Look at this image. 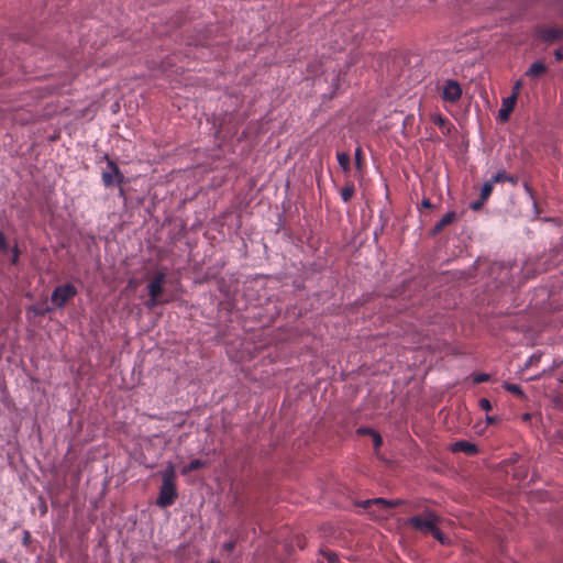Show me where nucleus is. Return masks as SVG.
I'll return each mask as SVG.
<instances>
[{"label":"nucleus","instance_id":"nucleus-5","mask_svg":"<svg viewBox=\"0 0 563 563\" xmlns=\"http://www.w3.org/2000/svg\"><path fill=\"white\" fill-rule=\"evenodd\" d=\"M462 97V88L461 85L453 79H448L444 81L441 89V98L445 102L455 103Z\"/></svg>","mask_w":563,"mask_h":563},{"label":"nucleus","instance_id":"nucleus-18","mask_svg":"<svg viewBox=\"0 0 563 563\" xmlns=\"http://www.w3.org/2000/svg\"><path fill=\"white\" fill-rule=\"evenodd\" d=\"M433 123L442 129L444 134H450L453 128L450 121L441 114L434 118Z\"/></svg>","mask_w":563,"mask_h":563},{"label":"nucleus","instance_id":"nucleus-35","mask_svg":"<svg viewBox=\"0 0 563 563\" xmlns=\"http://www.w3.org/2000/svg\"><path fill=\"white\" fill-rule=\"evenodd\" d=\"M235 548V541H229L223 544V549L228 552H232Z\"/></svg>","mask_w":563,"mask_h":563},{"label":"nucleus","instance_id":"nucleus-34","mask_svg":"<svg viewBox=\"0 0 563 563\" xmlns=\"http://www.w3.org/2000/svg\"><path fill=\"white\" fill-rule=\"evenodd\" d=\"M357 432L362 435H373L375 433V430L371 429V428H360L357 430Z\"/></svg>","mask_w":563,"mask_h":563},{"label":"nucleus","instance_id":"nucleus-27","mask_svg":"<svg viewBox=\"0 0 563 563\" xmlns=\"http://www.w3.org/2000/svg\"><path fill=\"white\" fill-rule=\"evenodd\" d=\"M11 252H12V256H11L10 262L12 265H18L20 262L21 251L19 250L18 245H15L11 249Z\"/></svg>","mask_w":563,"mask_h":563},{"label":"nucleus","instance_id":"nucleus-37","mask_svg":"<svg viewBox=\"0 0 563 563\" xmlns=\"http://www.w3.org/2000/svg\"><path fill=\"white\" fill-rule=\"evenodd\" d=\"M554 55H555V59L556 60H560V62L563 60V52H562V49H556L554 52Z\"/></svg>","mask_w":563,"mask_h":563},{"label":"nucleus","instance_id":"nucleus-20","mask_svg":"<svg viewBox=\"0 0 563 563\" xmlns=\"http://www.w3.org/2000/svg\"><path fill=\"white\" fill-rule=\"evenodd\" d=\"M494 184H495V183H493V179H492L490 181H486V183L483 185V187H482V189H481V198H482L483 200H487V199L489 198V196H490V195H492V192H493Z\"/></svg>","mask_w":563,"mask_h":563},{"label":"nucleus","instance_id":"nucleus-6","mask_svg":"<svg viewBox=\"0 0 563 563\" xmlns=\"http://www.w3.org/2000/svg\"><path fill=\"white\" fill-rule=\"evenodd\" d=\"M402 504L401 499L396 500H388L385 498H373V499H366L357 503L358 507H362L364 509H371L372 507H377L382 511H388L389 509L399 506Z\"/></svg>","mask_w":563,"mask_h":563},{"label":"nucleus","instance_id":"nucleus-36","mask_svg":"<svg viewBox=\"0 0 563 563\" xmlns=\"http://www.w3.org/2000/svg\"><path fill=\"white\" fill-rule=\"evenodd\" d=\"M499 421V418L497 416H486V423L487 424H494Z\"/></svg>","mask_w":563,"mask_h":563},{"label":"nucleus","instance_id":"nucleus-30","mask_svg":"<svg viewBox=\"0 0 563 563\" xmlns=\"http://www.w3.org/2000/svg\"><path fill=\"white\" fill-rule=\"evenodd\" d=\"M523 188H525V191L530 197V199L532 200L533 205L537 206V201H536V198H534V192H533L532 187L529 185V183H525L523 184Z\"/></svg>","mask_w":563,"mask_h":563},{"label":"nucleus","instance_id":"nucleus-29","mask_svg":"<svg viewBox=\"0 0 563 563\" xmlns=\"http://www.w3.org/2000/svg\"><path fill=\"white\" fill-rule=\"evenodd\" d=\"M478 406L482 410L489 411L492 410V404L487 398H481L478 401Z\"/></svg>","mask_w":563,"mask_h":563},{"label":"nucleus","instance_id":"nucleus-32","mask_svg":"<svg viewBox=\"0 0 563 563\" xmlns=\"http://www.w3.org/2000/svg\"><path fill=\"white\" fill-rule=\"evenodd\" d=\"M31 542H32V536H31L30 531L24 530L23 538H22V544L25 547H29Z\"/></svg>","mask_w":563,"mask_h":563},{"label":"nucleus","instance_id":"nucleus-26","mask_svg":"<svg viewBox=\"0 0 563 563\" xmlns=\"http://www.w3.org/2000/svg\"><path fill=\"white\" fill-rule=\"evenodd\" d=\"M541 357H542V353H540V352L533 353V354L529 357V360L527 361L526 366H527V367H530V366H534V365H537V364L540 362Z\"/></svg>","mask_w":563,"mask_h":563},{"label":"nucleus","instance_id":"nucleus-13","mask_svg":"<svg viewBox=\"0 0 563 563\" xmlns=\"http://www.w3.org/2000/svg\"><path fill=\"white\" fill-rule=\"evenodd\" d=\"M52 308L46 302H41L36 305H32L27 309V314L33 313L34 317H43L48 313Z\"/></svg>","mask_w":563,"mask_h":563},{"label":"nucleus","instance_id":"nucleus-4","mask_svg":"<svg viewBox=\"0 0 563 563\" xmlns=\"http://www.w3.org/2000/svg\"><path fill=\"white\" fill-rule=\"evenodd\" d=\"M107 165L102 169L101 178L104 187L110 188L112 186H119L120 196H124V189L122 188L123 183L125 181L124 175L121 173L118 164L110 159L108 156L106 157Z\"/></svg>","mask_w":563,"mask_h":563},{"label":"nucleus","instance_id":"nucleus-40","mask_svg":"<svg viewBox=\"0 0 563 563\" xmlns=\"http://www.w3.org/2000/svg\"><path fill=\"white\" fill-rule=\"evenodd\" d=\"M70 454V441L68 442V445H67V450H66V455Z\"/></svg>","mask_w":563,"mask_h":563},{"label":"nucleus","instance_id":"nucleus-28","mask_svg":"<svg viewBox=\"0 0 563 563\" xmlns=\"http://www.w3.org/2000/svg\"><path fill=\"white\" fill-rule=\"evenodd\" d=\"M521 88H522V81L517 80L512 87V92L509 97H515V100L517 101V98H518V95H519Z\"/></svg>","mask_w":563,"mask_h":563},{"label":"nucleus","instance_id":"nucleus-22","mask_svg":"<svg viewBox=\"0 0 563 563\" xmlns=\"http://www.w3.org/2000/svg\"><path fill=\"white\" fill-rule=\"evenodd\" d=\"M504 388L507 391H509V393H511L514 395H517V396H520V397L525 396V394H523V391H522V389H521V387L519 385H516V384H505Z\"/></svg>","mask_w":563,"mask_h":563},{"label":"nucleus","instance_id":"nucleus-1","mask_svg":"<svg viewBox=\"0 0 563 563\" xmlns=\"http://www.w3.org/2000/svg\"><path fill=\"white\" fill-rule=\"evenodd\" d=\"M440 517L433 511L426 510L422 515L410 517L407 525L423 534H431L440 543L445 542L443 532L439 529Z\"/></svg>","mask_w":563,"mask_h":563},{"label":"nucleus","instance_id":"nucleus-10","mask_svg":"<svg viewBox=\"0 0 563 563\" xmlns=\"http://www.w3.org/2000/svg\"><path fill=\"white\" fill-rule=\"evenodd\" d=\"M456 219V213L454 211H450L446 214H444L440 221L435 223L433 227L431 233L433 236L440 234L444 228L450 225L454 220Z\"/></svg>","mask_w":563,"mask_h":563},{"label":"nucleus","instance_id":"nucleus-39","mask_svg":"<svg viewBox=\"0 0 563 563\" xmlns=\"http://www.w3.org/2000/svg\"><path fill=\"white\" fill-rule=\"evenodd\" d=\"M40 501H41L40 509H41L42 515H44L47 511V507L45 505V501L42 498H40Z\"/></svg>","mask_w":563,"mask_h":563},{"label":"nucleus","instance_id":"nucleus-25","mask_svg":"<svg viewBox=\"0 0 563 563\" xmlns=\"http://www.w3.org/2000/svg\"><path fill=\"white\" fill-rule=\"evenodd\" d=\"M490 379V375L486 373H477L473 375V383L474 384H482L485 382H488Z\"/></svg>","mask_w":563,"mask_h":563},{"label":"nucleus","instance_id":"nucleus-15","mask_svg":"<svg viewBox=\"0 0 563 563\" xmlns=\"http://www.w3.org/2000/svg\"><path fill=\"white\" fill-rule=\"evenodd\" d=\"M207 466V462L206 461H202L200 459H195L192 460L190 463H188L181 471V473L184 475L188 474V473H191L194 471H197V470H200V468H203Z\"/></svg>","mask_w":563,"mask_h":563},{"label":"nucleus","instance_id":"nucleus-41","mask_svg":"<svg viewBox=\"0 0 563 563\" xmlns=\"http://www.w3.org/2000/svg\"><path fill=\"white\" fill-rule=\"evenodd\" d=\"M71 295H73V297L76 295V290H75V288H74V287H73Z\"/></svg>","mask_w":563,"mask_h":563},{"label":"nucleus","instance_id":"nucleus-31","mask_svg":"<svg viewBox=\"0 0 563 563\" xmlns=\"http://www.w3.org/2000/svg\"><path fill=\"white\" fill-rule=\"evenodd\" d=\"M485 201L486 200H483L482 198H479L478 200L473 201L470 207H471L472 210L478 211V210H481L483 208Z\"/></svg>","mask_w":563,"mask_h":563},{"label":"nucleus","instance_id":"nucleus-9","mask_svg":"<svg viewBox=\"0 0 563 563\" xmlns=\"http://www.w3.org/2000/svg\"><path fill=\"white\" fill-rule=\"evenodd\" d=\"M451 451L454 453L463 452L466 455H475L478 453L477 446L468 441H456L451 445Z\"/></svg>","mask_w":563,"mask_h":563},{"label":"nucleus","instance_id":"nucleus-23","mask_svg":"<svg viewBox=\"0 0 563 563\" xmlns=\"http://www.w3.org/2000/svg\"><path fill=\"white\" fill-rule=\"evenodd\" d=\"M69 500H70V495H67L66 492L65 493H60L57 496L52 498L53 505L56 504V503L68 505Z\"/></svg>","mask_w":563,"mask_h":563},{"label":"nucleus","instance_id":"nucleus-33","mask_svg":"<svg viewBox=\"0 0 563 563\" xmlns=\"http://www.w3.org/2000/svg\"><path fill=\"white\" fill-rule=\"evenodd\" d=\"M372 438H373V442H374V446H375V449L380 448V446H382V444H383V439H382V437L379 435V433H377V432L375 431V433L372 435Z\"/></svg>","mask_w":563,"mask_h":563},{"label":"nucleus","instance_id":"nucleus-21","mask_svg":"<svg viewBox=\"0 0 563 563\" xmlns=\"http://www.w3.org/2000/svg\"><path fill=\"white\" fill-rule=\"evenodd\" d=\"M322 556L328 561V563H339V555L330 550H322L321 551Z\"/></svg>","mask_w":563,"mask_h":563},{"label":"nucleus","instance_id":"nucleus-8","mask_svg":"<svg viewBox=\"0 0 563 563\" xmlns=\"http://www.w3.org/2000/svg\"><path fill=\"white\" fill-rule=\"evenodd\" d=\"M539 37L548 43L563 40V27H545L539 30Z\"/></svg>","mask_w":563,"mask_h":563},{"label":"nucleus","instance_id":"nucleus-2","mask_svg":"<svg viewBox=\"0 0 563 563\" xmlns=\"http://www.w3.org/2000/svg\"><path fill=\"white\" fill-rule=\"evenodd\" d=\"M177 496L176 471L175 466L169 463L162 472V485L156 505L161 508H167L175 503Z\"/></svg>","mask_w":563,"mask_h":563},{"label":"nucleus","instance_id":"nucleus-17","mask_svg":"<svg viewBox=\"0 0 563 563\" xmlns=\"http://www.w3.org/2000/svg\"><path fill=\"white\" fill-rule=\"evenodd\" d=\"M336 159H338V163H339L340 167L342 168V170L344 173H349L350 168H351L350 155L345 152H339L336 154Z\"/></svg>","mask_w":563,"mask_h":563},{"label":"nucleus","instance_id":"nucleus-24","mask_svg":"<svg viewBox=\"0 0 563 563\" xmlns=\"http://www.w3.org/2000/svg\"><path fill=\"white\" fill-rule=\"evenodd\" d=\"M10 251L9 243L7 241V236L3 231L0 230V253H8Z\"/></svg>","mask_w":563,"mask_h":563},{"label":"nucleus","instance_id":"nucleus-19","mask_svg":"<svg viewBox=\"0 0 563 563\" xmlns=\"http://www.w3.org/2000/svg\"><path fill=\"white\" fill-rule=\"evenodd\" d=\"M354 156H355V167L360 173H362L363 167H364V154H363L362 147L358 146L355 148Z\"/></svg>","mask_w":563,"mask_h":563},{"label":"nucleus","instance_id":"nucleus-14","mask_svg":"<svg viewBox=\"0 0 563 563\" xmlns=\"http://www.w3.org/2000/svg\"><path fill=\"white\" fill-rule=\"evenodd\" d=\"M493 183H503V181H508V183H511L512 185H517L518 184V176L516 175H509L507 174L505 170H499L496 175L493 176Z\"/></svg>","mask_w":563,"mask_h":563},{"label":"nucleus","instance_id":"nucleus-11","mask_svg":"<svg viewBox=\"0 0 563 563\" xmlns=\"http://www.w3.org/2000/svg\"><path fill=\"white\" fill-rule=\"evenodd\" d=\"M515 97H508L504 99L503 107L499 110V119L501 121H507L509 119L510 113L512 112L515 106H516Z\"/></svg>","mask_w":563,"mask_h":563},{"label":"nucleus","instance_id":"nucleus-42","mask_svg":"<svg viewBox=\"0 0 563 563\" xmlns=\"http://www.w3.org/2000/svg\"><path fill=\"white\" fill-rule=\"evenodd\" d=\"M211 563H220V562H214V561H212Z\"/></svg>","mask_w":563,"mask_h":563},{"label":"nucleus","instance_id":"nucleus-12","mask_svg":"<svg viewBox=\"0 0 563 563\" xmlns=\"http://www.w3.org/2000/svg\"><path fill=\"white\" fill-rule=\"evenodd\" d=\"M547 73V66L542 62H534L526 71V76L538 78Z\"/></svg>","mask_w":563,"mask_h":563},{"label":"nucleus","instance_id":"nucleus-16","mask_svg":"<svg viewBox=\"0 0 563 563\" xmlns=\"http://www.w3.org/2000/svg\"><path fill=\"white\" fill-rule=\"evenodd\" d=\"M355 194V187L352 181H347L345 186L340 190L341 199L344 202H349Z\"/></svg>","mask_w":563,"mask_h":563},{"label":"nucleus","instance_id":"nucleus-38","mask_svg":"<svg viewBox=\"0 0 563 563\" xmlns=\"http://www.w3.org/2000/svg\"><path fill=\"white\" fill-rule=\"evenodd\" d=\"M421 206H422L423 208H427V209L432 208V203H431V201H430L429 199H423V200L421 201Z\"/></svg>","mask_w":563,"mask_h":563},{"label":"nucleus","instance_id":"nucleus-3","mask_svg":"<svg viewBox=\"0 0 563 563\" xmlns=\"http://www.w3.org/2000/svg\"><path fill=\"white\" fill-rule=\"evenodd\" d=\"M167 278V269L165 267H162L157 271H155L147 284V294L148 299L145 302V306L150 309L167 303L170 301L168 298H163L164 296V287L166 284Z\"/></svg>","mask_w":563,"mask_h":563},{"label":"nucleus","instance_id":"nucleus-7","mask_svg":"<svg viewBox=\"0 0 563 563\" xmlns=\"http://www.w3.org/2000/svg\"><path fill=\"white\" fill-rule=\"evenodd\" d=\"M70 299V282L67 280L63 286L54 289L51 300L55 307H63Z\"/></svg>","mask_w":563,"mask_h":563}]
</instances>
